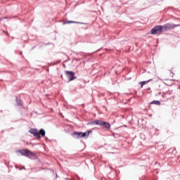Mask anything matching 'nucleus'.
Here are the masks:
<instances>
[{
  "instance_id": "obj_24",
  "label": "nucleus",
  "mask_w": 180,
  "mask_h": 180,
  "mask_svg": "<svg viewBox=\"0 0 180 180\" xmlns=\"http://www.w3.org/2000/svg\"><path fill=\"white\" fill-rule=\"evenodd\" d=\"M65 179H66V180H70V179H69V178H65Z\"/></svg>"
},
{
  "instance_id": "obj_12",
  "label": "nucleus",
  "mask_w": 180,
  "mask_h": 180,
  "mask_svg": "<svg viewBox=\"0 0 180 180\" xmlns=\"http://www.w3.org/2000/svg\"><path fill=\"white\" fill-rule=\"evenodd\" d=\"M72 61H81V58H75Z\"/></svg>"
},
{
  "instance_id": "obj_31",
  "label": "nucleus",
  "mask_w": 180,
  "mask_h": 180,
  "mask_svg": "<svg viewBox=\"0 0 180 180\" xmlns=\"http://www.w3.org/2000/svg\"><path fill=\"white\" fill-rule=\"evenodd\" d=\"M159 95H161V92L159 93Z\"/></svg>"
},
{
  "instance_id": "obj_10",
  "label": "nucleus",
  "mask_w": 180,
  "mask_h": 180,
  "mask_svg": "<svg viewBox=\"0 0 180 180\" xmlns=\"http://www.w3.org/2000/svg\"><path fill=\"white\" fill-rule=\"evenodd\" d=\"M15 102L18 106H22V101H20V99H18V97L15 98Z\"/></svg>"
},
{
  "instance_id": "obj_21",
  "label": "nucleus",
  "mask_w": 180,
  "mask_h": 180,
  "mask_svg": "<svg viewBox=\"0 0 180 180\" xmlns=\"http://www.w3.org/2000/svg\"><path fill=\"white\" fill-rule=\"evenodd\" d=\"M150 89H151V88L149 87L147 89V91H150Z\"/></svg>"
},
{
  "instance_id": "obj_15",
  "label": "nucleus",
  "mask_w": 180,
  "mask_h": 180,
  "mask_svg": "<svg viewBox=\"0 0 180 180\" xmlns=\"http://www.w3.org/2000/svg\"><path fill=\"white\" fill-rule=\"evenodd\" d=\"M79 25H86V22H79Z\"/></svg>"
},
{
  "instance_id": "obj_27",
  "label": "nucleus",
  "mask_w": 180,
  "mask_h": 180,
  "mask_svg": "<svg viewBox=\"0 0 180 180\" xmlns=\"http://www.w3.org/2000/svg\"><path fill=\"white\" fill-rule=\"evenodd\" d=\"M49 44H50V43L46 44V46H49Z\"/></svg>"
},
{
  "instance_id": "obj_22",
  "label": "nucleus",
  "mask_w": 180,
  "mask_h": 180,
  "mask_svg": "<svg viewBox=\"0 0 180 180\" xmlns=\"http://www.w3.org/2000/svg\"><path fill=\"white\" fill-rule=\"evenodd\" d=\"M56 178H58V175L57 174H56Z\"/></svg>"
},
{
  "instance_id": "obj_8",
  "label": "nucleus",
  "mask_w": 180,
  "mask_h": 180,
  "mask_svg": "<svg viewBox=\"0 0 180 180\" xmlns=\"http://www.w3.org/2000/svg\"><path fill=\"white\" fill-rule=\"evenodd\" d=\"M151 81H153V79H150L146 81L140 82L139 85H141V87L143 88V86H144V85H146V84H148V82H151Z\"/></svg>"
},
{
  "instance_id": "obj_23",
  "label": "nucleus",
  "mask_w": 180,
  "mask_h": 180,
  "mask_svg": "<svg viewBox=\"0 0 180 180\" xmlns=\"http://www.w3.org/2000/svg\"><path fill=\"white\" fill-rule=\"evenodd\" d=\"M22 52H20V56H22Z\"/></svg>"
},
{
  "instance_id": "obj_29",
  "label": "nucleus",
  "mask_w": 180,
  "mask_h": 180,
  "mask_svg": "<svg viewBox=\"0 0 180 180\" xmlns=\"http://www.w3.org/2000/svg\"><path fill=\"white\" fill-rule=\"evenodd\" d=\"M22 169H26V168H25V167H23Z\"/></svg>"
},
{
  "instance_id": "obj_1",
  "label": "nucleus",
  "mask_w": 180,
  "mask_h": 180,
  "mask_svg": "<svg viewBox=\"0 0 180 180\" xmlns=\"http://www.w3.org/2000/svg\"><path fill=\"white\" fill-rule=\"evenodd\" d=\"M93 124L102 127V129L106 130V131H109V130H110V127H112L110 123L106 121H103L102 120H95L92 122H89L87 123L88 126H92Z\"/></svg>"
},
{
  "instance_id": "obj_5",
  "label": "nucleus",
  "mask_w": 180,
  "mask_h": 180,
  "mask_svg": "<svg viewBox=\"0 0 180 180\" xmlns=\"http://www.w3.org/2000/svg\"><path fill=\"white\" fill-rule=\"evenodd\" d=\"M165 30V25H156L150 30V34H161Z\"/></svg>"
},
{
  "instance_id": "obj_14",
  "label": "nucleus",
  "mask_w": 180,
  "mask_h": 180,
  "mask_svg": "<svg viewBox=\"0 0 180 180\" xmlns=\"http://www.w3.org/2000/svg\"><path fill=\"white\" fill-rule=\"evenodd\" d=\"M173 154H176V149H174L173 151H172Z\"/></svg>"
},
{
  "instance_id": "obj_19",
  "label": "nucleus",
  "mask_w": 180,
  "mask_h": 180,
  "mask_svg": "<svg viewBox=\"0 0 180 180\" xmlns=\"http://www.w3.org/2000/svg\"><path fill=\"white\" fill-rule=\"evenodd\" d=\"M60 77H61L62 79H64V77H63V75H61Z\"/></svg>"
},
{
  "instance_id": "obj_30",
  "label": "nucleus",
  "mask_w": 180,
  "mask_h": 180,
  "mask_svg": "<svg viewBox=\"0 0 180 180\" xmlns=\"http://www.w3.org/2000/svg\"><path fill=\"white\" fill-rule=\"evenodd\" d=\"M4 19H6V17H4Z\"/></svg>"
},
{
  "instance_id": "obj_7",
  "label": "nucleus",
  "mask_w": 180,
  "mask_h": 180,
  "mask_svg": "<svg viewBox=\"0 0 180 180\" xmlns=\"http://www.w3.org/2000/svg\"><path fill=\"white\" fill-rule=\"evenodd\" d=\"M180 24H171V23H166L165 24V32H168V30H171L172 29H175V27H179Z\"/></svg>"
},
{
  "instance_id": "obj_18",
  "label": "nucleus",
  "mask_w": 180,
  "mask_h": 180,
  "mask_svg": "<svg viewBox=\"0 0 180 180\" xmlns=\"http://www.w3.org/2000/svg\"><path fill=\"white\" fill-rule=\"evenodd\" d=\"M101 49H102V47L101 49H98L96 51H101Z\"/></svg>"
},
{
  "instance_id": "obj_32",
  "label": "nucleus",
  "mask_w": 180,
  "mask_h": 180,
  "mask_svg": "<svg viewBox=\"0 0 180 180\" xmlns=\"http://www.w3.org/2000/svg\"><path fill=\"white\" fill-rule=\"evenodd\" d=\"M173 81H175V79H173Z\"/></svg>"
},
{
  "instance_id": "obj_25",
  "label": "nucleus",
  "mask_w": 180,
  "mask_h": 180,
  "mask_svg": "<svg viewBox=\"0 0 180 180\" xmlns=\"http://www.w3.org/2000/svg\"><path fill=\"white\" fill-rule=\"evenodd\" d=\"M63 66L65 68V64H63Z\"/></svg>"
},
{
  "instance_id": "obj_26",
  "label": "nucleus",
  "mask_w": 180,
  "mask_h": 180,
  "mask_svg": "<svg viewBox=\"0 0 180 180\" xmlns=\"http://www.w3.org/2000/svg\"><path fill=\"white\" fill-rule=\"evenodd\" d=\"M4 18H0V22H1V20H2Z\"/></svg>"
},
{
  "instance_id": "obj_2",
  "label": "nucleus",
  "mask_w": 180,
  "mask_h": 180,
  "mask_svg": "<svg viewBox=\"0 0 180 180\" xmlns=\"http://www.w3.org/2000/svg\"><path fill=\"white\" fill-rule=\"evenodd\" d=\"M29 133L32 134L34 137H37L38 140H41V137H46V130L44 129H37L32 128L29 130Z\"/></svg>"
},
{
  "instance_id": "obj_4",
  "label": "nucleus",
  "mask_w": 180,
  "mask_h": 180,
  "mask_svg": "<svg viewBox=\"0 0 180 180\" xmlns=\"http://www.w3.org/2000/svg\"><path fill=\"white\" fill-rule=\"evenodd\" d=\"M91 133H92V130H87L85 132L75 131L72 133V137L76 139H88Z\"/></svg>"
},
{
  "instance_id": "obj_11",
  "label": "nucleus",
  "mask_w": 180,
  "mask_h": 180,
  "mask_svg": "<svg viewBox=\"0 0 180 180\" xmlns=\"http://www.w3.org/2000/svg\"><path fill=\"white\" fill-rule=\"evenodd\" d=\"M70 23H74V21H72V20H68V21L63 22V25H68Z\"/></svg>"
},
{
  "instance_id": "obj_17",
  "label": "nucleus",
  "mask_w": 180,
  "mask_h": 180,
  "mask_svg": "<svg viewBox=\"0 0 180 180\" xmlns=\"http://www.w3.org/2000/svg\"><path fill=\"white\" fill-rule=\"evenodd\" d=\"M45 140H46V141H49V138L45 137Z\"/></svg>"
},
{
  "instance_id": "obj_6",
  "label": "nucleus",
  "mask_w": 180,
  "mask_h": 180,
  "mask_svg": "<svg viewBox=\"0 0 180 180\" xmlns=\"http://www.w3.org/2000/svg\"><path fill=\"white\" fill-rule=\"evenodd\" d=\"M65 75L66 78H68V82H71V81H74V79H77V77H75V73L74 71L65 70Z\"/></svg>"
},
{
  "instance_id": "obj_28",
  "label": "nucleus",
  "mask_w": 180,
  "mask_h": 180,
  "mask_svg": "<svg viewBox=\"0 0 180 180\" xmlns=\"http://www.w3.org/2000/svg\"><path fill=\"white\" fill-rule=\"evenodd\" d=\"M67 61H68V60H66L64 61V63H67Z\"/></svg>"
},
{
  "instance_id": "obj_13",
  "label": "nucleus",
  "mask_w": 180,
  "mask_h": 180,
  "mask_svg": "<svg viewBox=\"0 0 180 180\" xmlns=\"http://www.w3.org/2000/svg\"><path fill=\"white\" fill-rule=\"evenodd\" d=\"M60 63H61V60H56V64H60Z\"/></svg>"
},
{
  "instance_id": "obj_16",
  "label": "nucleus",
  "mask_w": 180,
  "mask_h": 180,
  "mask_svg": "<svg viewBox=\"0 0 180 180\" xmlns=\"http://www.w3.org/2000/svg\"><path fill=\"white\" fill-rule=\"evenodd\" d=\"M73 23H76L77 25H79V22H78V21H73Z\"/></svg>"
},
{
  "instance_id": "obj_3",
  "label": "nucleus",
  "mask_w": 180,
  "mask_h": 180,
  "mask_svg": "<svg viewBox=\"0 0 180 180\" xmlns=\"http://www.w3.org/2000/svg\"><path fill=\"white\" fill-rule=\"evenodd\" d=\"M17 153H19L21 154V155L24 157H27L28 158H30V160H37L39 157H37V155L34 153V152H32L29 149H21L18 150Z\"/></svg>"
},
{
  "instance_id": "obj_20",
  "label": "nucleus",
  "mask_w": 180,
  "mask_h": 180,
  "mask_svg": "<svg viewBox=\"0 0 180 180\" xmlns=\"http://www.w3.org/2000/svg\"><path fill=\"white\" fill-rule=\"evenodd\" d=\"M36 47V46H33L31 50H33L34 48Z\"/></svg>"
},
{
  "instance_id": "obj_9",
  "label": "nucleus",
  "mask_w": 180,
  "mask_h": 180,
  "mask_svg": "<svg viewBox=\"0 0 180 180\" xmlns=\"http://www.w3.org/2000/svg\"><path fill=\"white\" fill-rule=\"evenodd\" d=\"M150 105H156L157 106H161V101L158 100H155L150 102Z\"/></svg>"
}]
</instances>
